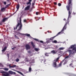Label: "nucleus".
Wrapping results in <instances>:
<instances>
[{"label": "nucleus", "mask_w": 76, "mask_h": 76, "mask_svg": "<svg viewBox=\"0 0 76 76\" xmlns=\"http://www.w3.org/2000/svg\"><path fill=\"white\" fill-rule=\"evenodd\" d=\"M71 4V1L70 0H69V2L68 3V5L66 6V9L67 10L69 11V16L68 18V21L69 20V18H71V16L70 15L72 14V4L71 10L70 4Z\"/></svg>", "instance_id": "f257e3e1"}, {"label": "nucleus", "mask_w": 76, "mask_h": 76, "mask_svg": "<svg viewBox=\"0 0 76 76\" xmlns=\"http://www.w3.org/2000/svg\"><path fill=\"white\" fill-rule=\"evenodd\" d=\"M71 48H73L72 50H68V52H69V56H66L65 57V58H69V57H70V56L72 54H73V53H75V52L76 51V47H75V45H72L69 48V49H70Z\"/></svg>", "instance_id": "f03ea898"}, {"label": "nucleus", "mask_w": 76, "mask_h": 76, "mask_svg": "<svg viewBox=\"0 0 76 76\" xmlns=\"http://www.w3.org/2000/svg\"><path fill=\"white\" fill-rule=\"evenodd\" d=\"M66 25H67V23H66L65 24L64 27L61 30V31L59 32L56 36L52 37H51V38L50 39H46V40H47V43H48V42H50V40H52V39H54V38L56 37H57V36H58V35L59 34H60L62 32H63L64 29H66Z\"/></svg>", "instance_id": "7ed1b4c3"}, {"label": "nucleus", "mask_w": 76, "mask_h": 76, "mask_svg": "<svg viewBox=\"0 0 76 76\" xmlns=\"http://www.w3.org/2000/svg\"><path fill=\"white\" fill-rule=\"evenodd\" d=\"M21 18H20V20L19 21V20L18 21L17 23H18V24L16 26V27H15L14 28V29H17V28H18V27L20 26L19 27V28L18 29V30L19 31V30H20V29L22 28V23H21Z\"/></svg>", "instance_id": "20e7f679"}, {"label": "nucleus", "mask_w": 76, "mask_h": 76, "mask_svg": "<svg viewBox=\"0 0 76 76\" xmlns=\"http://www.w3.org/2000/svg\"><path fill=\"white\" fill-rule=\"evenodd\" d=\"M59 60V58H58L56 59H55L53 61V66L54 67H57V64H56V62Z\"/></svg>", "instance_id": "39448f33"}, {"label": "nucleus", "mask_w": 76, "mask_h": 76, "mask_svg": "<svg viewBox=\"0 0 76 76\" xmlns=\"http://www.w3.org/2000/svg\"><path fill=\"white\" fill-rule=\"evenodd\" d=\"M1 73L3 75V76H9V74L8 72H6L3 71L1 72Z\"/></svg>", "instance_id": "423d86ee"}, {"label": "nucleus", "mask_w": 76, "mask_h": 76, "mask_svg": "<svg viewBox=\"0 0 76 76\" xmlns=\"http://www.w3.org/2000/svg\"><path fill=\"white\" fill-rule=\"evenodd\" d=\"M25 60L26 62H29L30 64L34 63V59H33L32 60V59H31V60H30L28 58H26Z\"/></svg>", "instance_id": "0eeeda50"}, {"label": "nucleus", "mask_w": 76, "mask_h": 76, "mask_svg": "<svg viewBox=\"0 0 76 76\" xmlns=\"http://www.w3.org/2000/svg\"><path fill=\"white\" fill-rule=\"evenodd\" d=\"M25 47L26 50H29L31 48V46L28 44H27L26 45Z\"/></svg>", "instance_id": "6e6552de"}, {"label": "nucleus", "mask_w": 76, "mask_h": 76, "mask_svg": "<svg viewBox=\"0 0 76 76\" xmlns=\"http://www.w3.org/2000/svg\"><path fill=\"white\" fill-rule=\"evenodd\" d=\"M34 40L35 41H38V42H41V43H43V44L44 42L42 41H39V39H37L35 38H33Z\"/></svg>", "instance_id": "1a4fd4ad"}, {"label": "nucleus", "mask_w": 76, "mask_h": 76, "mask_svg": "<svg viewBox=\"0 0 76 76\" xmlns=\"http://www.w3.org/2000/svg\"><path fill=\"white\" fill-rule=\"evenodd\" d=\"M51 53H52L53 54H56V53H57V50L56 51L53 50L52 51H51Z\"/></svg>", "instance_id": "9d476101"}, {"label": "nucleus", "mask_w": 76, "mask_h": 76, "mask_svg": "<svg viewBox=\"0 0 76 76\" xmlns=\"http://www.w3.org/2000/svg\"><path fill=\"white\" fill-rule=\"evenodd\" d=\"M13 70H14V71H15V72H18V73H19L20 74V75H22L23 76V75L22 72H21L19 71L16 70L15 69H13Z\"/></svg>", "instance_id": "9b49d317"}, {"label": "nucleus", "mask_w": 76, "mask_h": 76, "mask_svg": "<svg viewBox=\"0 0 76 76\" xmlns=\"http://www.w3.org/2000/svg\"><path fill=\"white\" fill-rule=\"evenodd\" d=\"M9 18H3V19H2V22H5V21H6V20H7V19Z\"/></svg>", "instance_id": "f8f14e48"}, {"label": "nucleus", "mask_w": 76, "mask_h": 76, "mask_svg": "<svg viewBox=\"0 0 76 76\" xmlns=\"http://www.w3.org/2000/svg\"><path fill=\"white\" fill-rule=\"evenodd\" d=\"M29 8H30V6H28L26 7V8H25V10H28L29 9Z\"/></svg>", "instance_id": "ddd939ff"}, {"label": "nucleus", "mask_w": 76, "mask_h": 76, "mask_svg": "<svg viewBox=\"0 0 76 76\" xmlns=\"http://www.w3.org/2000/svg\"><path fill=\"white\" fill-rule=\"evenodd\" d=\"M6 8L5 7H3L1 9V11L2 12H4Z\"/></svg>", "instance_id": "4468645a"}, {"label": "nucleus", "mask_w": 76, "mask_h": 76, "mask_svg": "<svg viewBox=\"0 0 76 76\" xmlns=\"http://www.w3.org/2000/svg\"><path fill=\"white\" fill-rule=\"evenodd\" d=\"M41 63H44V64H46V60H42L41 61Z\"/></svg>", "instance_id": "2eb2a0df"}, {"label": "nucleus", "mask_w": 76, "mask_h": 76, "mask_svg": "<svg viewBox=\"0 0 76 76\" xmlns=\"http://www.w3.org/2000/svg\"><path fill=\"white\" fill-rule=\"evenodd\" d=\"M31 45H32L33 48H35V45L34 44V42H31Z\"/></svg>", "instance_id": "dca6fc26"}, {"label": "nucleus", "mask_w": 76, "mask_h": 76, "mask_svg": "<svg viewBox=\"0 0 76 76\" xmlns=\"http://www.w3.org/2000/svg\"><path fill=\"white\" fill-rule=\"evenodd\" d=\"M6 49H7V47H5L2 50V52H4V51H6Z\"/></svg>", "instance_id": "f3484780"}, {"label": "nucleus", "mask_w": 76, "mask_h": 76, "mask_svg": "<svg viewBox=\"0 0 76 76\" xmlns=\"http://www.w3.org/2000/svg\"><path fill=\"white\" fill-rule=\"evenodd\" d=\"M23 71L25 73H29V72L27 71V70H25V69H23Z\"/></svg>", "instance_id": "a211bd4d"}, {"label": "nucleus", "mask_w": 76, "mask_h": 76, "mask_svg": "<svg viewBox=\"0 0 76 76\" xmlns=\"http://www.w3.org/2000/svg\"><path fill=\"white\" fill-rule=\"evenodd\" d=\"M64 61V60L62 61L61 62V63L59 65L58 67H61V64H62V63L63 61Z\"/></svg>", "instance_id": "6ab92c4d"}, {"label": "nucleus", "mask_w": 76, "mask_h": 76, "mask_svg": "<svg viewBox=\"0 0 76 76\" xmlns=\"http://www.w3.org/2000/svg\"><path fill=\"white\" fill-rule=\"evenodd\" d=\"M3 69L5 71L7 72L9 70V69L7 68H3Z\"/></svg>", "instance_id": "aec40b11"}, {"label": "nucleus", "mask_w": 76, "mask_h": 76, "mask_svg": "<svg viewBox=\"0 0 76 76\" xmlns=\"http://www.w3.org/2000/svg\"><path fill=\"white\" fill-rule=\"evenodd\" d=\"M19 4H18L17 5L16 7L17 8V10H19Z\"/></svg>", "instance_id": "412c9836"}, {"label": "nucleus", "mask_w": 76, "mask_h": 76, "mask_svg": "<svg viewBox=\"0 0 76 76\" xmlns=\"http://www.w3.org/2000/svg\"><path fill=\"white\" fill-rule=\"evenodd\" d=\"M8 73H9L11 75H13V72H12V71H9L8 72Z\"/></svg>", "instance_id": "4be33fe9"}, {"label": "nucleus", "mask_w": 76, "mask_h": 76, "mask_svg": "<svg viewBox=\"0 0 76 76\" xmlns=\"http://www.w3.org/2000/svg\"><path fill=\"white\" fill-rule=\"evenodd\" d=\"M28 70H29V72H31V71H32V68H31V67H30L29 68Z\"/></svg>", "instance_id": "5701e85b"}, {"label": "nucleus", "mask_w": 76, "mask_h": 76, "mask_svg": "<svg viewBox=\"0 0 76 76\" xmlns=\"http://www.w3.org/2000/svg\"><path fill=\"white\" fill-rule=\"evenodd\" d=\"M34 50H35V51H38L39 50V49L37 48H35Z\"/></svg>", "instance_id": "b1692460"}, {"label": "nucleus", "mask_w": 76, "mask_h": 76, "mask_svg": "<svg viewBox=\"0 0 76 76\" xmlns=\"http://www.w3.org/2000/svg\"><path fill=\"white\" fill-rule=\"evenodd\" d=\"M48 54H50V53H45V55L46 56H47V57H48L49 56V55H48Z\"/></svg>", "instance_id": "393cba45"}, {"label": "nucleus", "mask_w": 76, "mask_h": 76, "mask_svg": "<svg viewBox=\"0 0 76 76\" xmlns=\"http://www.w3.org/2000/svg\"><path fill=\"white\" fill-rule=\"evenodd\" d=\"M64 49V48H59V50H63Z\"/></svg>", "instance_id": "a878e982"}, {"label": "nucleus", "mask_w": 76, "mask_h": 76, "mask_svg": "<svg viewBox=\"0 0 76 76\" xmlns=\"http://www.w3.org/2000/svg\"><path fill=\"white\" fill-rule=\"evenodd\" d=\"M25 35L26 36H27V37H30V34H25Z\"/></svg>", "instance_id": "bb28decb"}, {"label": "nucleus", "mask_w": 76, "mask_h": 76, "mask_svg": "<svg viewBox=\"0 0 76 76\" xmlns=\"http://www.w3.org/2000/svg\"><path fill=\"white\" fill-rule=\"evenodd\" d=\"M10 4H9L7 5H6V6H5V9H6V8H7V7H9V6H10Z\"/></svg>", "instance_id": "cd10ccee"}, {"label": "nucleus", "mask_w": 76, "mask_h": 76, "mask_svg": "<svg viewBox=\"0 0 76 76\" xmlns=\"http://www.w3.org/2000/svg\"><path fill=\"white\" fill-rule=\"evenodd\" d=\"M53 42L56 44L57 42V40H54L53 41Z\"/></svg>", "instance_id": "c85d7f7f"}, {"label": "nucleus", "mask_w": 76, "mask_h": 76, "mask_svg": "<svg viewBox=\"0 0 76 76\" xmlns=\"http://www.w3.org/2000/svg\"><path fill=\"white\" fill-rule=\"evenodd\" d=\"M15 38H16L17 39H19V38L18 37V36H16V35H15Z\"/></svg>", "instance_id": "c756f323"}, {"label": "nucleus", "mask_w": 76, "mask_h": 76, "mask_svg": "<svg viewBox=\"0 0 76 76\" xmlns=\"http://www.w3.org/2000/svg\"><path fill=\"white\" fill-rule=\"evenodd\" d=\"M26 4H31V2L29 1V2H28L26 3Z\"/></svg>", "instance_id": "7c9ffc66"}, {"label": "nucleus", "mask_w": 76, "mask_h": 76, "mask_svg": "<svg viewBox=\"0 0 76 76\" xmlns=\"http://www.w3.org/2000/svg\"><path fill=\"white\" fill-rule=\"evenodd\" d=\"M19 61V59L18 58H17L16 60V61L17 62H18Z\"/></svg>", "instance_id": "2f4dec72"}, {"label": "nucleus", "mask_w": 76, "mask_h": 76, "mask_svg": "<svg viewBox=\"0 0 76 76\" xmlns=\"http://www.w3.org/2000/svg\"><path fill=\"white\" fill-rule=\"evenodd\" d=\"M67 62V61H65L64 63L63 64L64 65V64H66Z\"/></svg>", "instance_id": "473e14b6"}, {"label": "nucleus", "mask_w": 76, "mask_h": 76, "mask_svg": "<svg viewBox=\"0 0 76 76\" xmlns=\"http://www.w3.org/2000/svg\"><path fill=\"white\" fill-rule=\"evenodd\" d=\"M12 68H15V67H16V65H14L12 66Z\"/></svg>", "instance_id": "72a5a7b5"}, {"label": "nucleus", "mask_w": 76, "mask_h": 76, "mask_svg": "<svg viewBox=\"0 0 76 76\" xmlns=\"http://www.w3.org/2000/svg\"><path fill=\"white\" fill-rule=\"evenodd\" d=\"M3 3H4L5 5H6V4H7L6 2L3 1Z\"/></svg>", "instance_id": "f704fd0d"}, {"label": "nucleus", "mask_w": 76, "mask_h": 76, "mask_svg": "<svg viewBox=\"0 0 76 76\" xmlns=\"http://www.w3.org/2000/svg\"><path fill=\"white\" fill-rule=\"evenodd\" d=\"M61 4H60V3L58 4V6H61Z\"/></svg>", "instance_id": "c9c22d12"}, {"label": "nucleus", "mask_w": 76, "mask_h": 76, "mask_svg": "<svg viewBox=\"0 0 76 76\" xmlns=\"http://www.w3.org/2000/svg\"><path fill=\"white\" fill-rule=\"evenodd\" d=\"M9 66L10 67V68H12V66H11L10 65H9Z\"/></svg>", "instance_id": "e433bc0d"}, {"label": "nucleus", "mask_w": 76, "mask_h": 76, "mask_svg": "<svg viewBox=\"0 0 76 76\" xmlns=\"http://www.w3.org/2000/svg\"><path fill=\"white\" fill-rule=\"evenodd\" d=\"M0 67H3V65L1 64H0Z\"/></svg>", "instance_id": "4c0bfd02"}, {"label": "nucleus", "mask_w": 76, "mask_h": 76, "mask_svg": "<svg viewBox=\"0 0 76 76\" xmlns=\"http://www.w3.org/2000/svg\"><path fill=\"white\" fill-rule=\"evenodd\" d=\"M16 74V72H12V75H15Z\"/></svg>", "instance_id": "58836bf2"}, {"label": "nucleus", "mask_w": 76, "mask_h": 76, "mask_svg": "<svg viewBox=\"0 0 76 76\" xmlns=\"http://www.w3.org/2000/svg\"><path fill=\"white\" fill-rule=\"evenodd\" d=\"M38 13H39V12H36V15H38Z\"/></svg>", "instance_id": "ea45409f"}, {"label": "nucleus", "mask_w": 76, "mask_h": 76, "mask_svg": "<svg viewBox=\"0 0 76 76\" xmlns=\"http://www.w3.org/2000/svg\"><path fill=\"white\" fill-rule=\"evenodd\" d=\"M7 56L9 58V53L7 54Z\"/></svg>", "instance_id": "a19ab883"}, {"label": "nucleus", "mask_w": 76, "mask_h": 76, "mask_svg": "<svg viewBox=\"0 0 76 76\" xmlns=\"http://www.w3.org/2000/svg\"><path fill=\"white\" fill-rule=\"evenodd\" d=\"M26 20H24V22H26Z\"/></svg>", "instance_id": "79ce46f5"}, {"label": "nucleus", "mask_w": 76, "mask_h": 76, "mask_svg": "<svg viewBox=\"0 0 76 76\" xmlns=\"http://www.w3.org/2000/svg\"><path fill=\"white\" fill-rule=\"evenodd\" d=\"M54 4H55V5H56V4H57V3H56V2H54Z\"/></svg>", "instance_id": "37998d69"}, {"label": "nucleus", "mask_w": 76, "mask_h": 76, "mask_svg": "<svg viewBox=\"0 0 76 76\" xmlns=\"http://www.w3.org/2000/svg\"><path fill=\"white\" fill-rule=\"evenodd\" d=\"M73 14L74 15H76V13H73Z\"/></svg>", "instance_id": "c03bdc74"}, {"label": "nucleus", "mask_w": 76, "mask_h": 76, "mask_svg": "<svg viewBox=\"0 0 76 76\" xmlns=\"http://www.w3.org/2000/svg\"><path fill=\"white\" fill-rule=\"evenodd\" d=\"M28 53H31V52L29 51H28Z\"/></svg>", "instance_id": "a18cd8bd"}, {"label": "nucleus", "mask_w": 76, "mask_h": 76, "mask_svg": "<svg viewBox=\"0 0 76 76\" xmlns=\"http://www.w3.org/2000/svg\"><path fill=\"white\" fill-rule=\"evenodd\" d=\"M72 64H73L71 63L69 65L70 66H71L72 65Z\"/></svg>", "instance_id": "49530a36"}, {"label": "nucleus", "mask_w": 76, "mask_h": 76, "mask_svg": "<svg viewBox=\"0 0 76 76\" xmlns=\"http://www.w3.org/2000/svg\"><path fill=\"white\" fill-rule=\"evenodd\" d=\"M32 0H29V1L31 2Z\"/></svg>", "instance_id": "de8ad7c7"}, {"label": "nucleus", "mask_w": 76, "mask_h": 76, "mask_svg": "<svg viewBox=\"0 0 76 76\" xmlns=\"http://www.w3.org/2000/svg\"><path fill=\"white\" fill-rule=\"evenodd\" d=\"M12 50H15V49L14 48H12Z\"/></svg>", "instance_id": "09e8293b"}, {"label": "nucleus", "mask_w": 76, "mask_h": 76, "mask_svg": "<svg viewBox=\"0 0 76 76\" xmlns=\"http://www.w3.org/2000/svg\"><path fill=\"white\" fill-rule=\"evenodd\" d=\"M64 20H66V19L64 18Z\"/></svg>", "instance_id": "8fccbe9b"}, {"label": "nucleus", "mask_w": 76, "mask_h": 76, "mask_svg": "<svg viewBox=\"0 0 76 76\" xmlns=\"http://www.w3.org/2000/svg\"><path fill=\"white\" fill-rule=\"evenodd\" d=\"M7 1L9 2V0H7Z\"/></svg>", "instance_id": "3c124183"}, {"label": "nucleus", "mask_w": 76, "mask_h": 76, "mask_svg": "<svg viewBox=\"0 0 76 76\" xmlns=\"http://www.w3.org/2000/svg\"><path fill=\"white\" fill-rule=\"evenodd\" d=\"M34 3L32 4V5H34Z\"/></svg>", "instance_id": "603ef678"}, {"label": "nucleus", "mask_w": 76, "mask_h": 76, "mask_svg": "<svg viewBox=\"0 0 76 76\" xmlns=\"http://www.w3.org/2000/svg\"><path fill=\"white\" fill-rule=\"evenodd\" d=\"M18 57H20V56H19Z\"/></svg>", "instance_id": "864d4df0"}, {"label": "nucleus", "mask_w": 76, "mask_h": 76, "mask_svg": "<svg viewBox=\"0 0 76 76\" xmlns=\"http://www.w3.org/2000/svg\"><path fill=\"white\" fill-rule=\"evenodd\" d=\"M15 0V1H16V0Z\"/></svg>", "instance_id": "5fc2aeb1"}, {"label": "nucleus", "mask_w": 76, "mask_h": 76, "mask_svg": "<svg viewBox=\"0 0 76 76\" xmlns=\"http://www.w3.org/2000/svg\"><path fill=\"white\" fill-rule=\"evenodd\" d=\"M68 40V39H67L66 40L67 41Z\"/></svg>", "instance_id": "6e6d98bb"}, {"label": "nucleus", "mask_w": 76, "mask_h": 76, "mask_svg": "<svg viewBox=\"0 0 76 76\" xmlns=\"http://www.w3.org/2000/svg\"><path fill=\"white\" fill-rule=\"evenodd\" d=\"M48 32H49V31H48Z\"/></svg>", "instance_id": "4d7b16f0"}, {"label": "nucleus", "mask_w": 76, "mask_h": 76, "mask_svg": "<svg viewBox=\"0 0 76 76\" xmlns=\"http://www.w3.org/2000/svg\"><path fill=\"white\" fill-rule=\"evenodd\" d=\"M58 43H59V42H58Z\"/></svg>", "instance_id": "13d9d810"}, {"label": "nucleus", "mask_w": 76, "mask_h": 76, "mask_svg": "<svg viewBox=\"0 0 76 76\" xmlns=\"http://www.w3.org/2000/svg\"><path fill=\"white\" fill-rule=\"evenodd\" d=\"M1 25V24H0Z\"/></svg>", "instance_id": "bf43d9fd"}]
</instances>
